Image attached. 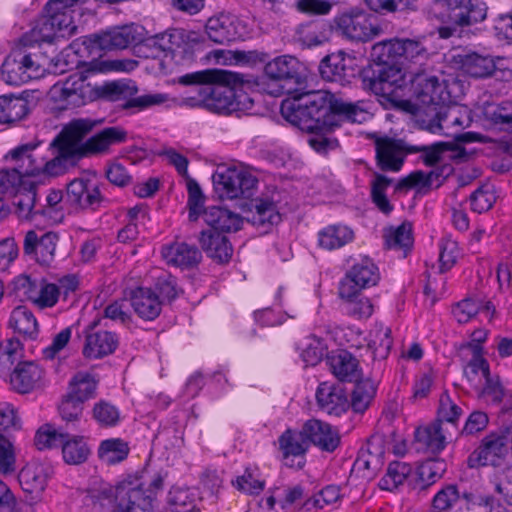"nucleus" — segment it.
Segmentation results:
<instances>
[{
  "label": "nucleus",
  "instance_id": "obj_20",
  "mask_svg": "<svg viewBox=\"0 0 512 512\" xmlns=\"http://www.w3.org/2000/svg\"><path fill=\"white\" fill-rule=\"evenodd\" d=\"M98 321H93L85 330V342L82 354L86 359H101L115 352L118 336L107 330H96Z\"/></svg>",
  "mask_w": 512,
  "mask_h": 512
},
{
  "label": "nucleus",
  "instance_id": "obj_12",
  "mask_svg": "<svg viewBox=\"0 0 512 512\" xmlns=\"http://www.w3.org/2000/svg\"><path fill=\"white\" fill-rule=\"evenodd\" d=\"M26 48L22 45L13 49L1 66L2 79L9 85L20 86L42 75L37 55Z\"/></svg>",
  "mask_w": 512,
  "mask_h": 512
},
{
  "label": "nucleus",
  "instance_id": "obj_34",
  "mask_svg": "<svg viewBox=\"0 0 512 512\" xmlns=\"http://www.w3.org/2000/svg\"><path fill=\"white\" fill-rule=\"evenodd\" d=\"M442 171L443 169L430 172L422 170L413 171L395 184V191L407 192L415 190L419 194H427L433 188L434 183H436V187L442 184L444 179Z\"/></svg>",
  "mask_w": 512,
  "mask_h": 512
},
{
  "label": "nucleus",
  "instance_id": "obj_11",
  "mask_svg": "<svg viewBox=\"0 0 512 512\" xmlns=\"http://www.w3.org/2000/svg\"><path fill=\"white\" fill-rule=\"evenodd\" d=\"M435 111V118L429 124V131L440 133L454 138L458 142L470 143L475 140L472 133H462L461 131L469 127L471 118L466 108L451 105L440 104Z\"/></svg>",
  "mask_w": 512,
  "mask_h": 512
},
{
  "label": "nucleus",
  "instance_id": "obj_53",
  "mask_svg": "<svg viewBox=\"0 0 512 512\" xmlns=\"http://www.w3.org/2000/svg\"><path fill=\"white\" fill-rule=\"evenodd\" d=\"M129 450L127 442L120 438H112L101 442L98 456L103 462L114 465L125 460Z\"/></svg>",
  "mask_w": 512,
  "mask_h": 512
},
{
  "label": "nucleus",
  "instance_id": "obj_31",
  "mask_svg": "<svg viewBox=\"0 0 512 512\" xmlns=\"http://www.w3.org/2000/svg\"><path fill=\"white\" fill-rule=\"evenodd\" d=\"M199 243L207 257L216 263H228L232 257L233 248L225 233L204 230L200 234Z\"/></svg>",
  "mask_w": 512,
  "mask_h": 512
},
{
  "label": "nucleus",
  "instance_id": "obj_60",
  "mask_svg": "<svg viewBox=\"0 0 512 512\" xmlns=\"http://www.w3.org/2000/svg\"><path fill=\"white\" fill-rule=\"evenodd\" d=\"M411 472L412 468L408 463L401 461L391 462L386 474L380 480V487L384 490L392 491L403 484Z\"/></svg>",
  "mask_w": 512,
  "mask_h": 512
},
{
  "label": "nucleus",
  "instance_id": "obj_3",
  "mask_svg": "<svg viewBox=\"0 0 512 512\" xmlns=\"http://www.w3.org/2000/svg\"><path fill=\"white\" fill-rule=\"evenodd\" d=\"M391 61L379 62L361 72L362 87L395 106L404 102L405 90L408 88L409 71L390 64Z\"/></svg>",
  "mask_w": 512,
  "mask_h": 512
},
{
  "label": "nucleus",
  "instance_id": "obj_30",
  "mask_svg": "<svg viewBox=\"0 0 512 512\" xmlns=\"http://www.w3.org/2000/svg\"><path fill=\"white\" fill-rule=\"evenodd\" d=\"M456 435L440 422L417 428L415 431L416 442L427 452L437 454L445 449L448 442Z\"/></svg>",
  "mask_w": 512,
  "mask_h": 512
},
{
  "label": "nucleus",
  "instance_id": "obj_49",
  "mask_svg": "<svg viewBox=\"0 0 512 512\" xmlns=\"http://www.w3.org/2000/svg\"><path fill=\"white\" fill-rule=\"evenodd\" d=\"M16 213L21 219H33L40 214L41 210L36 208V187L28 183L15 192Z\"/></svg>",
  "mask_w": 512,
  "mask_h": 512
},
{
  "label": "nucleus",
  "instance_id": "obj_33",
  "mask_svg": "<svg viewBox=\"0 0 512 512\" xmlns=\"http://www.w3.org/2000/svg\"><path fill=\"white\" fill-rule=\"evenodd\" d=\"M138 38L133 26L115 27L101 34L93 36V47L103 51L116 49H125L129 45L135 44Z\"/></svg>",
  "mask_w": 512,
  "mask_h": 512
},
{
  "label": "nucleus",
  "instance_id": "obj_44",
  "mask_svg": "<svg viewBox=\"0 0 512 512\" xmlns=\"http://www.w3.org/2000/svg\"><path fill=\"white\" fill-rule=\"evenodd\" d=\"M56 36H60V33L44 12L35 21L30 31L21 37L20 42L24 47H32L41 42H52Z\"/></svg>",
  "mask_w": 512,
  "mask_h": 512
},
{
  "label": "nucleus",
  "instance_id": "obj_26",
  "mask_svg": "<svg viewBox=\"0 0 512 512\" xmlns=\"http://www.w3.org/2000/svg\"><path fill=\"white\" fill-rule=\"evenodd\" d=\"M303 434L307 437L309 445L313 444L328 453H333L341 443L339 430L318 419L307 420L303 425Z\"/></svg>",
  "mask_w": 512,
  "mask_h": 512
},
{
  "label": "nucleus",
  "instance_id": "obj_36",
  "mask_svg": "<svg viewBox=\"0 0 512 512\" xmlns=\"http://www.w3.org/2000/svg\"><path fill=\"white\" fill-rule=\"evenodd\" d=\"M209 230L220 233L236 232L241 228L242 218L239 214L219 206L207 207L201 213Z\"/></svg>",
  "mask_w": 512,
  "mask_h": 512
},
{
  "label": "nucleus",
  "instance_id": "obj_29",
  "mask_svg": "<svg viewBox=\"0 0 512 512\" xmlns=\"http://www.w3.org/2000/svg\"><path fill=\"white\" fill-rule=\"evenodd\" d=\"M264 74L274 81H291L296 84H301L304 79L302 63L290 55L278 56L266 63Z\"/></svg>",
  "mask_w": 512,
  "mask_h": 512
},
{
  "label": "nucleus",
  "instance_id": "obj_2",
  "mask_svg": "<svg viewBox=\"0 0 512 512\" xmlns=\"http://www.w3.org/2000/svg\"><path fill=\"white\" fill-rule=\"evenodd\" d=\"M224 72L229 74L226 80H211L204 85L202 93L205 95L206 109L229 115L251 108L253 100L245 93H238V89L250 83L249 77L230 70L224 69Z\"/></svg>",
  "mask_w": 512,
  "mask_h": 512
},
{
  "label": "nucleus",
  "instance_id": "obj_47",
  "mask_svg": "<svg viewBox=\"0 0 512 512\" xmlns=\"http://www.w3.org/2000/svg\"><path fill=\"white\" fill-rule=\"evenodd\" d=\"M29 113L28 101L13 95L0 96V124H10L22 120Z\"/></svg>",
  "mask_w": 512,
  "mask_h": 512
},
{
  "label": "nucleus",
  "instance_id": "obj_54",
  "mask_svg": "<svg viewBox=\"0 0 512 512\" xmlns=\"http://www.w3.org/2000/svg\"><path fill=\"white\" fill-rule=\"evenodd\" d=\"M393 179L380 173H374L371 181V199L375 206L384 214L388 215L393 210V205L387 198L386 191L392 184Z\"/></svg>",
  "mask_w": 512,
  "mask_h": 512
},
{
  "label": "nucleus",
  "instance_id": "obj_21",
  "mask_svg": "<svg viewBox=\"0 0 512 512\" xmlns=\"http://www.w3.org/2000/svg\"><path fill=\"white\" fill-rule=\"evenodd\" d=\"M315 397L318 409L328 415L339 417L350 408L349 395L346 389L339 384L320 383Z\"/></svg>",
  "mask_w": 512,
  "mask_h": 512
},
{
  "label": "nucleus",
  "instance_id": "obj_48",
  "mask_svg": "<svg viewBox=\"0 0 512 512\" xmlns=\"http://www.w3.org/2000/svg\"><path fill=\"white\" fill-rule=\"evenodd\" d=\"M199 500L196 489L173 487L168 493V504L171 512H193Z\"/></svg>",
  "mask_w": 512,
  "mask_h": 512
},
{
  "label": "nucleus",
  "instance_id": "obj_57",
  "mask_svg": "<svg viewBox=\"0 0 512 512\" xmlns=\"http://www.w3.org/2000/svg\"><path fill=\"white\" fill-rule=\"evenodd\" d=\"M385 245L388 249L403 250L404 256L407 250L412 247V228L409 223H402L396 228H390L385 232Z\"/></svg>",
  "mask_w": 512,
  "mask_h": 512
},
{
  "label": "nucleus",
  "instance_id": "obj_37",
  "mask_svg": "<svg viewBox=\"0 0 512 512\" xmlns=\"http://www.w3.org/2000/svg\"><path fill=\"white\" fill-rule=\"evenodd\" d=\"M7 325L24 340H35L39 335L38 321L26 306L15 307L10 313Z\"/></svg>",
  "mask_w": 512,
  "mask_h": 512
},
{
  "label": "nucleus",
  "instance_id": "obj_5",
  "mask_svg": "<svg viewBox=\"0 0 512 512\" xmlns=\"http://www.w3.org/2000/svg\"><path fill=\"white\" fill-rule=\"evenodd\" d=\"M424 40V37L388 39L374 44L372 52L379 62L391 61L404 66L406 71H421L429 59Z\"/></svg>",
  "mask_w": 512,
  "mask_h": 512
},
{
  "label": "nucleus",
  "instance_id": "obj_63",
  "mask_svg": "<svg viewBox=\"0 0 512 512\" xmlns=\"http://www.w3.org/2000/svg\"><path fill=\"white\" fill-rule=\"evenodd\" d=\"M464 493L469 492H460L457 485L447 484L435 494L432 500V505L437 511H448L452 509L460 500H465L463 497Z\"/></svg>",
  "mask_w": 512,
  "mask_h": 512
},
{
  "label": "nucleus",
  "instance_id": "obj_24",
  "mask_svg": "<svg viewBox=\"0 0 512 512\" xmlns=\"http://www.w3.org/2000/svg\"><path fill=\"white\" fill-rule=\"evenodd\" d=\"M65 201L76 209L95 211L100 208L104 197L96 184L80 178L72 180L67 185Z\"/></svg>",
  "mask_w": 512,
  "mask_h": 512
},
{
  "label": "nucleus",
  "instance_id": "obj_50",
  "mask_svg": "<svg viewBox=\"0 0 512 512\" xmlns=\"http://www.w3.org/2000/svg\"><path fill=\"white\" fill-rule=\"evenodd\" d=\"M484 116L496 129L512 134V101L486 107Z\"/></svg>",
  "mask_w": 512,
  "mask_h": 512
},
{
  "label": "nucleus",
  "instance_id": "obj_15",
  "mask_svg": "<svg viewBox=\"0 0 512 512\" xmlns=\"http://www.w3.org/2000/svg\"><path fill=\"white\" fill-rule=\"evenodd\" d=\"M213 180L220 197L230 200L250 197L258 183L252 173L235 167L218 171L214 174Z\"/></svg>",
  "mask_w": 512,
  "mask_h": 512
},
{
  "label": "nucleus",
  "instance_id": "obj_58",
  "mask_svg": "<svg viewBox=\"0 0 512 512\" xmlns=\"http://www.w3.org/2000/svg\"><path fill=\"white\" fill-rule=\"evenodd\" d=\"M451 149L447 142H436L431 145H409L408 153H419V160L426 166H435L443 159V153Z\"/></svg>",
  "mask_w": 512,
  "mask_h": 512
},
{
  "label": "nucleus",
  "instance_id": "obj_6",
  "mask_svg": "<svg viewBox=\"0 0 512 512\" xmlns=\"http://www.w3.org/2000/svg\"><path fill=\"white\" fill-rule=\"evenodd\" d=\"M94 122L90 119H74L66 124L53 139L49 147L57 161L52 166H62L65 173L78 165L81 155L77 151L84 147L87 135L92 131Z\"/></svg>",
  "mask_w": 512,
  "mask_h": 512
},
{
  "label": "nucleus",
  "instance_id": "obj_41",
  "mask_svg": "<svg viewBox=\"0 0 512 512\" xmlns=\"http://www.w3.org/2000/svg\"><path fill=\"white\" fill-rule=\"evenodd\" d=\"M462 71L473 78H487L491 76L496 65L489 55H481L476 52L458 55Z\"/></svg>",
  "mask_w": 512,
  "mask_h": 512
},
{
  "label": "nucleus",
  "instance_id": "obj_61",
  "mask_svg": "<svg viewBox=\"0 0 512 512\" xmlns=\"http://www.w3.org/2000/svg\"><path fill=\"white\" fill-rule=\"evenodd\" d=\"M232 485L242 493L259 495L265 488V481L257 469L247 468L242 475L232 480Z\"/></svg>",
  "mask_w": 512,
  "mask_h": 512
},
{
  "label": "nucleus",
  "instance_id": "obj_7",
  "mask_svg": "<svg viewBox=\"0 0 512 512\" xmlns=\"http://www.w3.org/2000/svg\"><path fill=\"white\" fill-rule=\"evenodd\" d=\"M34 444L38 450L61 447L64 461L71 465L85 462L91 453L84 437L71 436L50 424H45L37 430Z\"/></svg>",
  "mask_w": 512,
  "mask_h": 512
},
{
  "label": "nucleus",
  "instance_id": "obj_59",
  "mask_svg": "<svg viewBox=\"0 0 512 512\" xmlns=\"http://www.w3.org/2000/svg\"><path fill=\"white\" fill-rule=\"evenodd\" d=\"M44 12L60 33L61 37L70 35L76 30L73 22V10H68L60 5L57 8H50V1L45 5Z\"/></svg>",
  "mask_w": 512,
  "mask_h": 512
},
{
  "label": "nucleus",
  "instance_id": "obj_55",
  "mask_svg": "<svg viewBox=\"0 0 512 512\" xmlns=\"http://www.w3.org/2000/svg\"><path fill=\"white\" fill-rule=\"evenodd\" d=\"M343 301V311L356 319L369 318L373 313L371 300L362 294V291H354L351 297H340Z\"/></svg>",
  "mask_w": 512,
  "mask_h": 512
},
{
  "label": "nucleus",
  "instance_id": "obj_35",
  "mask_svg": "<svg viewBox=\"0 0 512 512\" xmlns=\"http://www.w3.org/2000/svg\"><path fill=\"white\" fill-rule=\"evenodd\" d=\"M130 301L135 313L143 320L152 321L161 313L162 301L150 288L139 287L133 290Z\"/></svg>",
  "mask_w": 512,
  "mask_h": 512
},
{
  "label": "nucleus",
  "instance_id": "obj_18",
  "mask_svg": "<svg viewBox=\"0 0 512 512\" xmlns=\"http://www.w3.org/2000/svg\"><path fill=\"white\" fill-rule=\"evenodd\" d=\"M380 279L378 267L369 257H363L347 271L339 285L340 297H351L354 291L375 286Z\"/></svg>",
  "mask_w": 512,
  "mask_h": 512
},
{
  "label": "nucleus",
  "instance_id": "obj_23",
  "mask_svg": "<svg viewBox=\"0 0 512 512\" xmlns=\"http://www.w3.org/2000/svg\"><path fill=\"white\" fill-rule=\"evenodd\" d=\"M127 136V131L121 127H106L87 138L84 147L77 153L81 155V160L92 156L107 155L111 152L112 146L124 143Z\"/></svg>",
  "mask_w": 512,
  "mask_h": 512
},
{
  "label": "nucleus",
  "instance_id": "obj_19",
  "mask_svg": "<svg viewBox=\"0 0 512 512\" xmlns=\"http://www.w3.org/2000/svg\"><path fill=\"white\" fill-rule=\"evenodd\" d=\"M374 146L376 164L382 171H399L405 156L409 154V144L387 136L375 137Z\"/></svg>",
  "mask_w": 512,
  "mask_h": 512
},
{
  "label": "nucleus",
  "instance_id": "obj_28",
  "mask_svg": "<svg viewBox=\"0 0 512 512\" xmlns=\"http://www.w3.org/2000/svg\"><path fill=\"white\" fill-rule=\"evenodd\" d=\"M44 369L34 361L19 362L10 374V384L18 393L26 394L41 387Z\"/></svg>",
  "mask_w": 512,
  "mask_h": 512
},
{
  "label": "nucleus",
  "instance_id": "obj_40",
  "mask_svg": "<svg viewBox=\"0 0 512 512\" xmlns=\"http://www.w3.org/2000/svg\"><path fill=\"white\" fill-rule=\"evenodd\" d=\"M328 363L331 372L340 381H356L360 375L358 360L346 350L331 355Z\"/></svg>",
  "mask_w": 512,
  "mask_h": 512
},
{
  "label": "nucleus",
  "instance_id": "obj_51",
  "mask_svg": "<svg viewBox=\"0 0 512 512\" xmlns=\"http://www.w3.org/2000/svg\"><path fill=\"white\" fill-rule=\"evenodd\" d=\"M97 381L87 372L76 373L69 382L68 394L84 403L96 394Z\"/></svg>",
  "mask_w": 512,
  "mask_h": 512
},
{
  "label": "nucleus",
  "instance_id": "obj_32",
  "mask_svg": "<svg viewBox=\"0 0 512 512\" xmlns=\"http://www.w3.org/2000/svg\"><path fill=\"white\" fill-rule=\"evenodd\" d=\"M161 254L167 264L181 269L196 267L202 259L201 251L195 246L185 242H174L162 247Z\"/></svg>",
  "mask_w": 512,
  "mask_h": 512
},
{
  "label": "nucleus",
  "instance_id": "obj_46",
  "mask_svg": "<svg viewBox=\"0 0 512 512\" xmlns=\"http://www.w3.org/2000/svg\"><path fill=\"white\" fill-rule=\"evenodd\" d=\"M377 393V384L372 379H362L357 381L349 399L350 408L355 412L362 414L372 404Z\"/></svg>",
  "mask_w": 512,
  "mask_h": 512
},
{
  "label": "nucleus",
  "instance_id": "obj_14",
  "mask_svg": "<svg viewBox=\"0 0 512 512\" xmlns=\"http://www.w3.org/2000/svg\"><path fill=\"white\" fill-rule=\"evenodd\" d=\"M409 83L416 105L419 108H428L433 111L449 99V95L439 79L436 76L426 74L424 70L409 71Z\"/></svg>",
  "mask_w": 512,
  "mask_h": 512
},
{
  "label": "nucleus",
  "instance_id": "obj_8",
  "mask_svg": "<svg viewBox=\"0 0 512 512\" xmlns=\"http://www.w3.org/2000/svg\"><path fill=\"white\" fill-rule=\"evenodd\" d=\"M38 144L27 143L11 150L6 159L13 163V169L19 174L25 183H30L27 179L31 177H56L65 173L62 166H52L57 161L56 156L47 160L35 153Z\"/></svg>",
  "mask_w": 512,
  "mask_h": 512
},
{
  "label": "nucleus",
  "instance_id": "obj_13",
  "mask_svg": "<svg viewBox=\"0 0 512 512\" xmlns=\"http://www.w3.org/2000/svg\"><path fill=\"white\" fill-rule=\"evenodd\" d=\"M137 91V87L133 83L123 81L105 83L101 87V95L107 100H125L122 104L124 109L144 110L164 104L168 100V95L164 93H148L135 97Z\"/></svg>",
  "mask_w": 512,
  "mask_h": 512
},
{
  "label": "nucleus",
  "instance_id": "obj_52",
  "mask_svg": "<svg viewBox=\"0 0 512 512\" xmlns=\"http://www.w3.org/2000/svg\"><path fill=\"white\" fill-rule=\"evenodd\" d=\"M462 414L463 410L456 401L451 398L448 392H443L439 398L437 419L435 422L443 423L444 426L450 424L453 428V432L456 433L458 421Z\"/></svg>",
  "mask_w": 512,
  "mask_h": 512
},
{
  "label": "nucleus",
  "instance_id": "obj_4",
  "mask_svg": "<svg viewBox=\"0 0 512 512\" xmlns=\"http://www.w3.org/2000/svg\"><path fill=\"white\" fill-rule=\"evenodd\" d=\"M15 289L39 309L54 307L59 298L68 297L78 287V280L74 275H67L56 283L46 279H32L28 275H20L14 281Z\"/></svg>",
  "mask_w": 512,
  "mask_h": 512
},
{
  "label": "nucleus",
  "instance_id": "obj_9",
  "mask_svg": "<svg viewBox=\"0 0 512 512\" xmlns=\"http://www.w3.org/2000/svg\"><path fill=\"white\" fill-rule=\"evenodd\" d=\"M430 13L443 22L470 26L486 18L487 6L483 0H435Z\"/></svg>",
  "mask_w": 512,
  "mask_h": 512
},
{
  "label": "nucleus",
  "instance_id": "obj_45",
  "mask_svg": "<svg viewBox=\"0 0 512 512\" xmlns=\"http://www.w3.org/2000/svg\"><path fill=\"white\" fill-rule=\"evenodd\" d=\"M319 71L325 81L335 82L342 86L349 83V78L352 75L351 70L345 64V59L339 55L326 56L320 63Z\"/></svg>",
  "mask_w": 512,
  "mask_h": 512
},
{
  "label": "nucleus",
  "instance_id": "obj_10",
  "mask_svg": "<svg viewBox=\"0 0 512 512\" xmlns=\"http://www.w3.org/2000/svg\"><path fill=\"white\" fill-rule=\"evenodd\" d=\"M51 98L59 103L60 109H71L92 102L99 95V91L92 86L87 76L75 73L63 82L55 83L50 90Z\"/></svg>",
  "mask_w": 512,
  "mask_h": 512
},
{
  "label": "nucleus",
  "instance_id": "obj_62",
  "mask_svg": "<svg viewBox=\"0 0 512 512\" xmlns=\"http://www.w3.org/2000/svg\"><path fill=\"white\" fill-rule=\"evenodd\" d=\"M93 419L105 428L115 427L121 422L119 408L106 400H100L94 404Z\"/></svg>",
  "mask_w": 512,
  "mask_h": 512
},
{
  "label": "nucleus",
  "instance_id": "obj_56",
  "mask_svg": "<svg viewBox=\"0 0 512 512\" xmlns=\"http://www.w3.org/2000/svg\"><path fill=\"white\" fill-rule=\"evenodd\" d=\"M323 27L324 25L318 21L300 24L295 32V39L306 47L321 45L327 39Z\"/></svg>",
  "mask_w": 512,
  "mask_h": 512
},
{
  "label": "nucleus",
  "instance_id": "obj_22",
  "mask_svg": "<svg viewBox=\"0 0 512 512\" xmlns=\"http://www.w3.org/2000/svg\"><path fill=\"white\" fill-rule=\"evenodd\" d=\"M284 465L301 469L305 465V454L309 448L307 437L301 430L287 429L278 438Z\"/></svg>",
  "mask_w": 512,
  "mask_h": 512
},
{
  "label": "nucleus",
  "instance_id": "obj_25",
  "mask_svg": "<svg viewBox=\"0 0 512 512\" xmlns=\"http://www.w3.org/2000/svg\"><path fill=\"white\" fill-rule=\"evenodd\" d=\"M58 239L54 232H47L39 237L34 230H29L23 241L24 255L41 265H49L54 259Z\"/></svg>",
  "mask_w": 512,
  "mask_h": 512
},
{
  "label": "nucleus",
  "instance_id": "obj_64",
  "mask_svg": "<svg viewBox=\"0 0 512 512\" xmlns=\"http://www.w3.org/2000/svg\"><path fill=\"white\" fill-rule=\"evenodd\" d=\"M467 509L478 507L481 512H509L493 496L479 493H464Z\"/></svg>",
  "mask_w": 512,
  "mask_h": 512
},
{
  "label": "nucleus",
  "instance_id": "obj_38",
  "mask_svg": "<svg viewBox=\"0 0 512 512\" xmlns=\"http://www.w3.org/2000/svg\"><path fill=\"white\" fill-rule=\"evenodd\" d=\"M508 440L507 435L489 434L483 440L479 449L474 453L477 454L479 465H497L499 460L503 458L507 452Z\"/></svg>",
  "mask_w": 512,
  "mask_h": 512
},
{
  "label": "nucleus",
  "instance_id": "obj_42",
  "mask_svg": "<svg viewBox=\"0 0 512 512\" xmlns=\"http://www.w3.org/2000/svg\"><path fill=\"white\" fill-rule=\"evenodd\" d=\"M353 239V230L343 224L328 225L318 232L319 247L328 251L340 249Z\"/></svg>",
  "mask_w": 512,
  "mask_h": 512
},
{
  "label": "nucleus",
  "instance_id": "obj_1",
  "mask_svg": "<svg viewBox=\"0 0 512 512\" xmlns=\"http://www.w3.org/2000/svg\"><path fill=\"white\" fill-rule=\"evenodd\" d=\"M281 112L289 122L307 132L339 127L343 120L355 123L366 120V111L359 103L325 90L296 94L292 101L282 103Z\"/></svg>",
  "mask_w": 512,
  "mask_h": 512
},
{
  "label": "nucleus",
  "instance_id": "obj_39",
  "mask_svg": "<svg viewBox=\"0 0 512 512\" xmlns=\"http://www.w3.org/2000/svg\"><path fill=\"white\" fill-rule=\"evenodd\" d=\"M190 40V33L182 28L168 29L146 39L147 45L160 52L174 53L180 49L185 50Z\"/></svg>",
  "mask_w": 512,
  "mask_h": 512
},
{
  "label": "nucleus",
  "instance_id": "obj_16",
  "mask_svg": "<svg viewBox=\"0 0 512 512\" xmlns=\"http://www.w3.org/2000/svg\"><path fill=\"white\" fill-rule=\"evenodd\" d=\"M336 29L344 37L354 40L366 42L378 36L381 28L373 25L368 14L357 7L350 8L335 18Z\"/></svg>",
  "mask_w": 512,
  "mask_h": 512
},
{
  "label": "nucleus",
  "instance_id": "obj_17",
  "mask_svg": "<svg viewBox=\"0 0 512 512\" xmlns=\"http://www.w3.org/2000/svg\"><path fill=\"white\" fill-rule=\"evenodd\" d=\"M205 31L208 38L217 44H228L244 40L249 35L247 23L231 13H220L207 20Z\"/></svg>",
  "mask_w": 512,
  "mask_h": 512
},
{
  "label": "nucleus",
  "instance_id": "obj_27",
  "mask_svg": "<svg viewBox=\"0 0 512 512\" xmlns=\"http://www.w3.org/2000/svg\"><path fill=\"white\" fill-rule=\"evenodd\" d=\"M52 474L53 467L49 463L32 461L22 468L18 480L22 490L36 498L45 490Z\"/></svg>",
  "mask_w": 512,
  "mask_h": 512
},
{
  "label": "nucleus",
  "instance_id": "obj_43",
  "mask_svg": "<svg viewBox=\"0 0 512 512\" xmlns=\"http://www.w3.org/2000/svg\"><path fill=\"white\" fill-rule=\"evenodd\" d=\"M249 221L264 232L269 231L281 221V215L277 205L270 199H256L254 211L251 212Z\"/></svg>",
  "mask_w": 512,
  "mask_h": 512
}]
</instances>
